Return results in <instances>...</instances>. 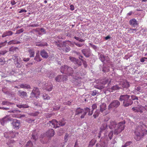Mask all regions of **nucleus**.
Segmentation results:
<instances>
[{
    "instance_id": "1",
    "label": "nucleus",
    "mask_w": 147,
    "mask_h": 147,
    "mask_svg": "<svg viewBox=\"0 0 147 147\" xmlns=\"http://www.w3.org/2000/svg\"><path fill=\"white\" fill-rule=\"evenodd\" d=\"M0 122L1 124L3 126L7 121H12L11 124L14 129L17 130L21 127V122L20 120L16 119H13L9 116H7L1 119Z\"/></svg>"
},
{
    "instance_id": "2",
    "label": "nucleus",
    "mask_w": 147,
    "mask_h": 147,
    "mask_svg": "<svg viewBox=\"0 0 147 147\" xmlns=\"http://www.w3.org/2000/svg\"><path fill=\"white\" fill-rule=\"evenodd\" d=\"M135 139L139 141L142 137L147 134V130L145 129L142 125H139L137 127L135 130Z\"/></svg>"
},
{
    "instance_id": "3",
    "label": "nucleus",
    "mask_w": 147,
    "mask_h": 147,
    "mask_svg": "<svg viewBox=\"0 0 147 147\" xmlns=\"http://www.w3.org/2000/svg\"><path fill=\"white\" fill-rule=\"evenodd\" d=\"M130 97V95L124 93L120 96L119 99L120 101H123V105L126 107L131 105L133 103V101H132Z\"/></svg>"
},
{
    "instance_id": "4",
    "label": "nucleus",
    "mask_w": 147,
    "mask_h": 147,
    "mask_svg": "<svg viewBox=\"0 0 147 147\" xmlns=\"http://www.w3.org/2000/svg\"><path fill=\"white\" fill-rule=\"evenodd\" d=\"M125 121H123L117 123V126L114 131V133L116 135L118 134L124 129L125 128Z\"/></svg>"
},
{
    "instance_id": "5",
    "label": "nucleus",
    "mask_w": 147,
    "mask_h": 147,
    "mask_svg": "<svg viewBox=\"0 0 147 147\" xmlns=\"http://www.w3.org/2000/svg\"><path fill=\"white\" fill-rule=\"evenodd\" d=\"M12 59L14 61V63L17 68H20L22 66L21 59L16 55H14L12 56Z\"/></svg>"
},
{
    "instance_id": "6",
    "label": "nucleus",
    "mask_w": 147,
    "mask_h": 147,
    "mask_svg": "<svg viewBox=\"0 0 147 147\" xmlns=\"http://www.w3.org/2000/svg\"><path fill=\"white\" fill-rule=\"evenodd\" d=\"M40 92L38 88L37 87H34L30 94V97L31 98L35 97L37 98L38 97V96L40 95Z\"/></svg>"
},
{
    "instance_id": "7",
    "label": "nucleus",
    "mask_w": 147,
    "mask_h": 147,
    "mask_svg": "<svg viewBox=\"0 0 147 147\" xmlns=\"http://www.w3.org/2000/svg\"><path fill=\"white\" fill-rule=\"evenodd\" d=\"M16 134H18V133L15 134L12 131H7L4 133V136L7 139L13 138Z\"/></svg>"
},
{
    "instance_id": "8",
    "label": "nucleus",
    "mask_w": 147,
    "mask_h": 147,
    "mask_svg": "<svg viewBox=\"0 0 147 147\" xmlns=\"http://www.w3.org/2000/svg\"><path fill=\"white\" fill-rule=\"evenodd\" d=\"M120 102L117 100H114L112 101L108 106V109L113 108H117L120 105Z\"/></svg>"
},
{
    "instance_id": "9",
    "label": "nucleus",
    "mask_w": 147,
    "mask_h": 147,
    "mask_svg": "<svg viewBox=\"0 0 147 147\" xmlns=\"http://www.w3.org/2000/svg\"><path fill=\"white\" fill-rule=\"evenodd\" d=\"M67 77L64 75H59L55 78V80L57 82L66 81L67 80Z\"/></svg>"
},
{
    "instance_id": "10",
    "label": "nucleus",
    "mask_w": 147,
    "mask_h": 147,
    "mask_svg": "<svg viewBox=\"0 0 147 147\" xmlns=\"http://www.w3.org/2000/svg\"><path fill=\"white\" fill-rule=\"evenodd\" d=\"M57 121L55 119H53L51 121H49V122L47 123L48 125L49 124V125L51 127L56 128H57L59 127V126L58 125Z\"/></svg>"
},
{
    "instance_id": "11",
    "label": "nucleus",
    "mask_w": 147,
    "mask_h": 147,
    "mask_svg": "<svg viewBox=\"0 0 147 147\" xmlns=\"http://www.w3.org/2000/svg\"><path fill=\"white\" fill-rule=\"evenodd\" d=\"M129 24L132 27L134 28H137L139 26L138 21L135 18L130 20L129 21Z\"/></svg>"
},
{
    "instance_id": "12",
    "label": "nucleus",
    "mask_w": 147,
    "mask_h": 147,
    "mask_svg": "<svg viewBox=\"0 0 147 147\" xmlns=\"http://www.w3.org/2000/svg\"><path fill=\"white\" fill-rule=\"evenodd\" d=\"M81 51L85 57L87 58L89 57L92 55L91 50L89 49H83L81 50Z\"/></svg>"
},
{
    "instance_id": "13",
    "label": "nucleus",
    "mask_w": 147,
    "mask_h": 147,
    "mask_svg": "<svg viewBox=\"0 0 147 147\" xmlns=\"http://www.w3.org/2000/svg\"><path fill=\"white\" fill-rule=\"evenodd\" d=\"M7 51H0V65H3L5 62L4 57H2V55H5Z\"/></svg>"
},
{
    "instance_id": "14",
    "label": "nucleus",
    "mask_w": 147,
    "mask_h": 147,
    "mask_svg": "<svg viewBox=\"0 0 147 147\" xmlns=\"http://www.w3.org/2000/svg\"><path fill=\"white\" fill-rule=\"evenodd\" d=\"M65 74L68 75L69 76H73L75 74V73H74V70L73 68L70 67L68 66L67 68V70Z\"/></svg>"
},
{
    "instance_id": "15",
    "label": "nucleus",
    "mask_w": 147,
    "mask_h": 147,
    "mask_svg": "<svg viewBox=\"0 0 147 147\" xmlns=\"http://www.w3.org/2000/svg\"><path fill=\"white\" fill-rule=\"evenodd\" d=\"M18 94L22 98H26L28 97V95L26 92L20 90L18 91Z\"/></svg>"
},
{
    "instance_id": "16",
    "label": "nucleus",
    "mask_w": 147,
    "mask_h": 147,
    "mask_svg": "<svg viewBox=\"0 0 147 147\" xmlns=\"http://www.w3.org/2000/svg\"><path fill=\"white\" fill-rule=\"evenodd\" d=\"M55 134L54 130L51 129H49L45 133V135L48 137H51L53 136Z\"/></svg>"
},
{
    "instance_id": "17",
    "label": "nucleus",
    "mask_w": 147,
    "mask_h": 147,
    "mask_svg": "<svg viewBox=\"0 0 147 147\" xmlns=\"http://www.w3.org/2000/svg\"><path fill=\"white\" fill-rule=\"evenodd\" d=\"M40 55L43 58L47 59L49 57L48 53L45 49L41 50L40 51Z\"/></svg>"
},
{
    "instance_id": "18",
    "label": "nucleus",
    "mask_w": 147,
    "mask_h": 147,
    "mask_svg": "<svg viewBox=\"0 0 147 147\" xmlns=\"http://www.w3.org/2000/svg\"><path fill=\"white\" fill-rule=\"evenodd\" d=\"M107 82V81H104L101 82V84H98L97 85H96V88L99 89H102L105 87V84Z\"/></svg>"
},
{
    "instance_id": "19",
    "label": "nucleus",
    "mask_w": 147,
    "mask_h": 147,
    "mask_svg": "<svg viewBox=\"0 0 147 147\" xmlns=\"http://www.w3.org/2000/svg\"><path fill=\"white\" fill-rule=\"evenodd\" d=\"M98 55L99 59L103 63H104L105 61L107 60V58H108V57H105L103 54L101 53H98Z\"/></svg>"
},
{
    "instance_id": "20",
    "label": "nucleus",
    "mask_w": 147,
    "mask_h": 147,
    "mask_svg": "<svg viewBox=\"0 0 147 147\" xmlns=\"http://www.w3.org/2000/svg\"><path fill=\"white\" fill-rule=\"evenodd\" d=\"M117 125V123L116 121H111L110 122L109 125V128L111 129H113L115 128L116 125Z\"/></svg>"
},
{
    "instance_id": "21",
    "label": "nucleus",
    "mask_w": 147,
    "mask_h": 147,
    "mask_svg": "<svg viewBox=\"0 0 147 147\" xmlns=\"http://www.w3.org/2000/svg\"><path fill=\"white\" fill-rule=\"evenodd\" d=\"M38 133L35 131H32L31 139L32 140H33L34 141H36L38 139Z\"/></svg>"
},
{
    "instance_id": "22",
    "label": "nucleus",
    "mask_w": 147,
    "mask_h": 147,
    "mask_svg": "<svg viewBox=\"0 0 147 147\" xmlns=\"http://www.w3.org/2000/svg\"><path fill=\"white\" fill-rule=\"evenodd\" d=\"M18 86H19V87L18 88H22L28 89L31 88V87L29 85L23 83L19 85Z\"/></svg>"
},
{
    "instance_id": "23",
    "label": "nucleus",
    "mask_w": 147,
    "mask_h": 147,
    "mask_svg": "<svg viewBox=\"0 0 147 147\" xmlns=\"http://www.w3.org/2000/svg\"><path fill=\"white\" fill-rule=\"evenodd\" d=\"M53 86L52 84H46L45 85L44 88L47 91H51L53 88Z\"/></svg>"
},
{
    "instance_id": "24",
    "label": "nucleus",
    "mask_w": 147,
    "mask_h": 147,
    "mask_svg": "<svg viewBox=\"0 0 147 147\" xmlns=\"http://www.w3.org/2000/svg\"><path fill=\"white\" fill-rule=\"evenodd\" d=\"M84 113L81 115L80 118L81 119L84 118V117L85 115L87 113H88L90 111V109L86 107L84 108Z\"/></svg>"
},
{
    "instance_id": "25",
    "label": "nucleus",
    "mask_w": 147,
    "mask_h": 147,
    "mask_svg": "<svg viewBox=\"0 0 147 147\" xmlns=\"http://www.w3.org/2000/svg\"><path fill=\"white\" fill-rule=\"evenodd\" d=\"M13 32L11 31H6L4 32L2 35L3 38L7 36H10L12 35Z\"/></svg>"
},
{
    "instance_id": "26",
    "label": "nucleus",
    "mask_w": 147,
    "mask_h": 147,
    "mask_svg": "<svg viewBox=\"0 0 147 147\" xmlns=\"http://www.w3.org/2000/svg\"><path fill=\"white\" fill-rule=\"evenodd\" d=\"M84 109H82L80 107L78 108L76 111V113L75 114L76 115H78L80 114H82L84 113Z\"/></svg>"
},
{
    "instance_id": "27",
    "label": "nucleus",
    "mask_w": 147,
    "mask_h": 147,
    "mask_svg": "<svg viewBox=\"0 0 147 147\" xmlns=\"http://www.w3.org/2000/svg\"><path fill=\"white\" fill-rule=\"evenodd\" d=\"M58 125L59 126H64L66 123L65 121V120L64 118H62V119L59 120V121H57Z\"/></svg>"
},
{
    "instance_id": "28",
    "label": "nucleus",
    "mask_w": 147,
    "mask_h": 147,
    "mask_svg": "<svg viewBox=\"0 0 147 147\" xmlns=\"http://www.w3.org/2000/svg\"><path fill=\"white\" fill-rule=\"evenodd\" d=\"M100 71H102L104 72H108L109 71V68L108 67H106L103 65L102 67L100 69Z\"/></svg>"
},
{
    "instance_id": "29",
    "label": "nucleus",
    "mask_w": 147,
    "mask_h": 147,
    "mask_svg": "<svg viewBox=\"0 0 147 147\" xmlns=\"http://www.w3.org/2000/svg\"><path fill=\"white\" fill-rule=\"evenodd\" d=\"M67 67L68 66L66 65L62 66L60 69L61 72L62 73L65 74Z\"/></svg>"
},
{
    "instance_id": "30",
    "label": "nucleus",
    "mask_w": 147,
    "mask_h": 147,
    "mask_svg": "<svg viewBox=\"0 0 147 147\" xmlns=\"http://www.w3.org/2000/svg\"><path fill=\"white\" fill-rule=\"evenodd\" d=\"M106 105L105 103H103L100 106V111L101 112H103L106 109Z\"/></svg>"
},
{
    "instance_id": "31",
    "label": "nucleus",
    "mask_w": 147,
    "mask_h": 147,
    "mask_svg": "<svg viewBox=\"0 0 147 147\" xmlns=\"http://www.w3.org/2000/svg\"><path fill=\"white\" fill-rule=\"evenodd\" d=\"M121 86L123 88H127L129 87V85L128 82H125L121 83Z\"/></svg>"
},
{
    "instance_id": "32",
    "label": "nucleus",
    "mask_w": 147,
    "mask_h": 147,
    "mask_svg": "<svg viewBox=\"0 0 147 147\" xmlns=\"http://www.w3.org/2000/svg\"><path fill=\"white\" fill-rule=\"evenodd\" d=\"M121 88L120 87H119L117 85L113 86L109 88L110 91H113L116 90H119Z\"/></svg>"
},
{
    "instance_id": "33",
    "label": "nucleus",
    "mask_w": 147,
    "mask_h": 147,
    "mask_svg": "<svg viewBox=\"0 0 147 147\" xmlns=\"http://www.w3.org/2000/svg\"><path fill=\"white\" fill-rule=\"evenodd\" d=\"M34 60L37 62L40 61L42 60V59L40 57L38 53H36V56L34 58Z\"/></svg>"
},
{
    "instance_id": "34",
    "label": "nucleus",
    "mask_w": 147,
    "mask_h": 147,
    "mask_svg": "<svg viewBox=\"0 0 147 147\" xmlns=\"http://www.w3.org/2000/svg\"><path fill=\"white\" fill-rule=\"evenodd\" d=\"M73 63L78 67L82 65V61H80L78 59H76Z\"/></svg>"
},
{
    "instance_id": "35",
    "label": "nucleus",
    "mask_w": 147,
    "mask_h": 147,
    "mask_svg": "<svg viewBox=\"0 0 147 147\" xmlns=\"http://www.w3.org/2000/svg\"><path fill=\"white\" fill-rule=\"evenodd\" d=\"M107 127V124L106 123H105L102 124L100 127V129L101 131H103L105 130Z\"/></svg>"
},
{
    "instance_id": "36",
    "label": "nucleus",
    "mask_w": 147,
    "mask_h": 147,
    "mask_svg": "<svg viewBox=\"0 0 147 147\" xmlns=\"http://www.w3.org/2000/svg\"><path fill=\"white\" fill-rule=\"evenodd\" d=\"M37 44L36 45L38 46L44 47L45 46H47L48 45L47 42H37Z\"/></svg>"
},
{
    "instance_id": "37",
    "label": "nucleus",
    "mask_w": 147,
    "mask_h": 147,
    "mask_svg": "<svg viewBox=\"0 0 147 147\" xmlns=\"http://www.w3.org/2000/svg\"><path fill=\"white\" fill-rule=\"evenodd\" d=\"M28 52L30 55V57H33L34 56V51L33 49H30L28 50Z\"/></svg>"
},
{
    "instance_id": "38",
    "label": "nucleus",
    "mask_w": 147,
    "mask_h": 147,
    "mask_svg": "<svg viewBox=\"0 0 147 147\" xmlns=\"http://www.w3.org/2000/svg\"><path fill=\"white\" fill-rule=\"evenodd\" d=\"M17 50H18V48L17 47H12L9 48V51L10 52H14L17 51Z\"/></svg>"
},
{
    "instance_id": "39",
    "label": "nucleus",
    "mask_w": 147,
    "mask_h": 147,
    "mask_svg": "<svg viewBox=\"0 0 147 147\" xmlns=\"http://www.w3.org/2000/svg\"><path fill=\"white\" fill-rule=\"evenodd\" d=\"M100 111L99 109H97L96 110L93 115V116L94 118L95 119L100 114Z\"/></svg>"
},
{
    "instance_id": "40",
    "label": "nucleus",
    "mask_w": 147,
    "mask_h": 147,
    "mask_svg": "<svg viewBox=\"0 0 147 147\" xmlns=\"http://www.w3.org/2000/svg\"><path fill=\"white\" fill-rule=\"evenodd\" d=\"M131 97L130 99H131L132 100V101H133V100H138V97L136 96L135 95H130Z\"/></svg>"
},
{
    "instance_id": "41",
    "label": "nucleus",
    "mask_w": 147,
    "mask_h": 147,
    "mask_svg": "<svg viewBox=\"0 0 147 147\" xmlns=\"http://www.w3.org/2000/svg\"><path fill=\"white\" fill-rule=\"evenodd\" d=\"M54 73L50 71L47 74V76L50 78H52L54 77Z\"/></svg>"
},
{
    "instance_id": "42",
    "label": "nucleus",
    "mask_w": 147,
    "mask_h": 147,
    "mask_svg": "<svg viewBox=\"0 0 147 147\" xmlns=\"http://www.w3.org/2000/svg\"><path fill=\"white\" fill-rule=\"evenodd\" d=\"M89 46L92 47L94 50L96 51H97L98 49V47L94 45H93L91 43H89Z\"/></svg>"
},
{
    "instance_id": "43",
    "label": "nucleus",
    "mask_w": 147,
    "mask_h": 147,
    "mask_svg": "<svg viewBox=\"0 0 147 147\" xmlns=\"http://www.w3.org/2000/svg\"><path fill=\"white\" fill-rule=\"evenodd\" d=\"M2 90L5 94H8L9 93V91L7 90V88L6 87H2Z\"/></svg>"
},
{
    "instance_id": "44",
    "label": "nucleus",
    "mask_w": 147,
    "mask_h": 147,
    "mask_svg": "<svg viewBox=\"0 0 147 147\" xmlns=\"http://www.w3.org/2000/svg\"><path fill=\"white\" fill-rule=\"evenodd\" d=\"M74 38L80 42H84L85 40L83 39L80 38L79 37L74 36Z\"/></svg>"
},
{
    "instance_id": "45",
    "label": "nucleus",
    "mask_w": 147,
    "mask_h": 147,
    "mask_svg": "<svg viewBox=\"0 0 147 147\" xmlns=\"http://www.w3.org/2000/svg\"><path fill=\"white\" fill-rule=\"evenodd\" d=\"M26 146V147H32L33 146V144L32 142L31 141H29L27 142Z\"/></svg>"
},
{
    "instance_id": "46",
    "label": "nucleus",
    "mask_w": 147,
    "mask_h": 147,
    "mask_svg": "<svg viewBox=\"0 0 147 147\" xmlns=\"http://www.w3.org/2000/svg\"><path fill=\"white\" fill-rule=\"evenodd\" d=\"M43 97L44 100H48L50 99V97L48 95L46 94H44L43 95Z\"/></svg>"
},
{
    "instance_id": "47",
    "label": "nucleus",
    "mask_w": 147,
    "mask_h": 147,
    "mask_svg": "<svg viewBox=\"0 0 147 147\" xmlns=\"http://www.w3.org/2000/svg\"><path fill=\"white\" fill-rule=\"evenodd\" d=\"M99 92L96 90H95L91 91V94L92 96H94L97 94H98Z\"/></svg>"
},
{
    "instance_id": "48",
    "label": "nucleus",
    "mask_w": 147,
    "mask_h": 147,
    "mask_svg": "<svg viewBox=\"0 0 147 147\" xmlns=\"http://www.w3.org/2000/svg\"><path fill=\"white\" fill-rule=\"evenodd\" d=\"M135 90L139 92L137 93L139 94L140 92H142V90L141 87H137L135 88Z\"/></svg>"
},
{
    "instance_id": "49",
    "label": "nucleus",
    "mask_w": 147,
    "mask_h": 147,
    "mask_svg": "<svg viewBox=\"0 0 147 147\" xmlns=\"http://www.w3.org/2000/svg\"><path fill=\"white\" fill-rule=\"evenodd\" d=\"M2 104L3 105H9L11 104V103L7 101H2Z\"/></svg>"
},
{
    "instance_id": "50",
    "label": "nucleus",
    "mask_w": 147,
    "mask_h": 147,
    "mask_svg": "<svg viewBox=\"0 0 147 147\" xmlns=\"http://www.w3.org/2000/svg\"><path fill=\"white\" fill-rule=\"evenodd\" d=\"M7 43V40L5 41L4 42H2L0 43V49L3 47L5 46Z\"/></svg>"
},
{
    "instance_id": "51",
    "label": "nucleus",
    "mask_w": 147,
    "mask_h": 147,
    "mask_svg": "<svg viewBox=\"0 0 147 147\" xmlns=\"http://www.w3.org/2000/svg\"><path fill=\"white\" fill-rule=\"evenodd\" d=\"M113 131H111L108 134V137H109V139L111 140L112 138L113 135Z\"/></svg>"
},
{
    "instance_id": "52",
    "label": "nucleus",
    "mask_w": 147,
    "mask_h": 147,
    "mask_svg": "<svg viewBox=\"0 0 147 147\" xmlns=\"http://www.w3.org/2000/svg\"><path fill=\"white\" fill-rule=\"evenodd\" d=\"M72 102V101L71 100H70L69 101H67L64 102H63V104L64 105H71V103Z\"/></svg>"
},
{
    "instance_id": "53",
    "label": "nucleus",
    "mask_w": 147,
    "mask_h": 147,
    "mask_svg": "<svg viewBox=\"0 0 147 147\" xmlns=\"http://www.w3.org/2000/svg\"><path fill=\"white\" fill-rule=\"evenodd\" d=\"M82 62L83 63V65L84 66V67H87L88 66V65L86 61L85 60H82Z\"/></svg>"
},
{
    "instance_id": "54",
    "label": "nucleus",
    "mask_w": 147,
    "mask_h": 147,
    "mask_svg": "<svg viewBox=\"0 0 147 147\" xmlns=\"http://www.w3.org/2000/svg\"><path fill=\"white\" fill-rule=\"evenodd\" d=\"M74 43L77 46L79 47H81L84 45V43H82L81 44H79L78 43L74 42Z\"/></svg>"
},
{
    "instance_id": "55",
    "label": "nucleus",
    "mask_w": 147,
    "mask_h": 147,
    "mask_svg": "<svg viewBox=\"0 0 147 147\" xmlns=\"http://www.w3.org/2000/svg\"><path fill=\"white\" fill-rule=\"evenodd\" d=\"M69 60L74 63L77 59L72 57L70 56L69 57Z\"/></svg>"
},
{
    "instance_id": "56",
    "label": "nucleus",
    "mask_w": 147,
    "mask_h": 147,
    "mask_svg": "<svg viewBox=\"0 0 147 147\" xmlns=\"http://www.w3.org/2000/svg\"><path fill=\"white\" fill-rule=\"evenodd\" d=\"M100 146L101 147H106V143L105 141H103L100 143Z\"/></svg>"
},
{
    "instance_id": "57",
    "label": "nucleus",
    "mask_w": 147,
    "mask_h": 147,
    "mask_svg": "<svg viewBox=\"0 0 147 147\" xmlns=\"http://www.w3.org/2000/svg\"><path fill=\"white\" fill-rule=\"evenodd\" d=\"M69 136V135L67 133L65 135L64 138V140L65 142H67V141L68 140L67 138Z\"/></svg>"
},
{
    "instance_id": "58",
    "label": "nucleus",
    "mask_w": 147,
    "mask_h": 147,
    "mask_svg": "<svg viewBox=\"0 0 147 147\" xmlns=\"http://www.w3.org/2000/svg\"><path fill=\"white\" fill-rule=\"evenodd\" d=\"M95 144V143L93 140L91 141L89 143V146L90 147H92Z\"/></svg>"
},
{
    "instance_id": "59",
    "label": "nucleus",
    "mask_w": 147,
    "mask_h": 147,
    "mask_svg": "<svg viewBox=\"0 0 147 147\" xmlns=\"http://www.w3.org/2000/svg\"><path fill=\"white\" fill-rule=\"evenodd\" d=\"M13 42V44H19L21 43V42L19 41L16 40H12Z\"/></svg>"
},
{
    "instance_id": "60",
    "label": "nucleus",
    "mask_w": 147,
    "mask_h": 147,
    "mask_svg": "<svg viewBox=\"0 0 147 147\" xmlns=\"http://www.w3.org/2000/svg\"><path fill=\"white\" fill-rule=\"evenodd\" d=\"M24 31V30L23 29H21L17 30L16 31V34H20L22 32Z\"/></svg>"
},
{
    "instance_id": "61",
    "label": "nucleus",
    "mask_w": 147,
    "mask_h": 147,
    "mask_svg": "<svg viewBox=\"0 0 147 147\" xmlns=\"http://www.w3.org/2000/svg\"><path fill=\"white\" fill-rule=\"evenodd\" d=\"M132 110L134 112H138V110H139V108H136V107H133L132 108Z\"/></svg>"
},
{
    "instance_id": "62",
    "label": "nucleus",
    "mask_w": 147,
    "mask_h": 147,
    "mask_svg": "<svg viewBox=\"0 0 147 147\" xmlns=\"http://www.w3.org/2000/svg\"><path fill=\"white\" fill-rule=\"evenodd\" d=\"M147 60V57H143L140 59V61L142 62H144Z\"/></svg>"
},
{
    "instance_id": "63",
    "label": "nucleus",
    "mask_w": 147,
    "mask_h": 147,
    "mask_svg": "<svg viewBox=\"0 0 147 147\" xmlns=\"http://www.w3.org/2000/svg\"><path fill=\"white\" fill-rule=\"evenodd\" d=\"M92 110L93 111L94 109H96L97 108V106L96 104H93L92 105Z\"/></svg>"
},
{
    "instance_id": "64",
    "label": "nucleus",
    "mask_w": 147,
    "mask_h": 147,
    "mask_svg": "<svg viewBox=\"0 0 147 147\" xmlns=\"http://www.w3.org/2000/svg\"><path fill=\"white\" fill-rule=\"evenodd\" d=\"M40 30L42 32H44L45 34L46 33V30L43 28H41L40 29Z\"/></svg>"
}]
</instances>
